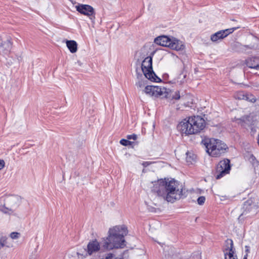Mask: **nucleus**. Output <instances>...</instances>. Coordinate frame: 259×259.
Here are the masks:
<instances>
[{"instance_id":"nucleus-5","label":"nucleus","mask_w":259,"mask_h":259,"mask_svg":"<svg viewBox=\"0 0 259 259\" xmlns=\"http://www.w3.org/2000/svg\"><path fill=\"white\" fill-rule=\"evenodd\" d=\"M141 68L144 75L148 79L154 82L161 81V79L156 76L153 70L152 57L148 56L145 58L142 63Z\"/></svg>"},{"instance_id":"nucleus-14","label":"nucleus","mask_w":259,"mask_h":259,"mask_svg":"<svg viewBox=\"0 0 259 259\" xmlns=\"http://www.w3.org/2000/svg\"><path fill=\"white\" fill-rule=\"evenodd\" d=\"M234 249L233 248V242L231 239H227L225 242V246L224 249L225 256L229 255L230 253L234 254Z\"/></svg>"},{"instance_id":"nucleus-21","label":"nucleus","mask_w":259,"mask_h":259,"mask_svg":"<svg viewBox=\"0 0 259 259\" xmlns=\"http://www.w3.org/2000/svg\"><path fill=\"white\" fill-rule=\"evenodd\" d=\"M250 118V117L249 116H244L239 119V120L242 122V126H245V124H247L248 126H249L251 124Z\"/></svg>"},{"instance_id":"nucleus-31","label":"nucleus","mask_w":259,"mask_h":259,"mask_svg":"<svg viewBox=\"0 0 259 259\" xmlns=\"http://www.w3.org/2000/svg\"><path fill=\"white\" fill-rule=\"evenodd\" d=\"M18 202L26 203V200L25 199L22 198L21 196H17V203Z\"/></svg>"},{"instance_id":"nucleus-30","label":"nucleus","mask_w":259,"mask_h":259,"mask_svg":"<svg viewBox=\"0 0 259 259\" xmlns=\"http://www.w3.org/2000/svg\"><path fill=\"white\" fill-rule=\"evenodd\" d=\"M225 259H237V258L236 255H234V254H232L230 253L229 255H226V256H225Z\"/></svg>"},{"instance_id":"nucleus-15","label":"nucleus","mask_w":259,"mask_h":259,"mask_svg":"<svg viewBox=\"0 0 259 259\" xmlns=\"http://www.w3.org/2000/svg\"><path fill=\"white\" fill-rule=\"evenodd\" d=\"M137 75L138 80L136 82V86L140 89L144 88L146 84V79L147 78L142 74L137 73Z\"/></svg>"},{"instance_id":"nucleus-28","label":"nucleus","mask_w":259,"mask_h":259,"mask_svg":"<svg viewBox=\"0 0 259 259\" xmlns=\"http://www.w3.org/2000/svg\"><path fill=\"white\" fill-rule=\"evenodd\" d=\"M172 98L175 100H179L181 98L180 94L179 91H176L172 96Z\"/></svg>"},{"instance_id":"nucleus-13","label":"nucleus","mask_w":259,"mask_h":259,"mask_svg":"<svg viewBox=\"0 0 259 259\" xmlns=\"http://www.w3.org/2000/svg\"><path fill=\"white\" fill-rule=\"evenodd\" d=\"M246 65L252 69L259 70V57H251L246 60Z\"/></svg>"},{"instance_id":"nucleus-4","label":"nucleus","mask_w":259,"mask_h":259,"mask_svg":"<svg viewBox=\"0 0 259 259\" xmlns=\"http://www.w3.org/2000/svg\"><path fill=\"white\" fill-rule=\"evenodd\" d=\"M206 152L212 157H219L226 152L228 147L222 141L210 139L204 141Z\"/></svg>"},{"instance_id":"nucleus-19","label":"nucleus","mask_w":259,"mask_h":259,"mask_svg":"<svg viewBox=\"0 0 259 259\" xmlns=\"http://www.w3.org/2000/svg\"><path fill=\"white\" fill-rule=\"evenodd\" d=\"M251 206H248L247 204H244L243 206V208L245 209L244 211L239 216L238 218V222L240 223H242L244 221L243 217L244 215H246L249 211H250V209L251 208Z\"/></svg>"},{"instance_id":"nucleus-10","label":"nucleus","mask_w":259,"mask_h":259,"mask_svg":"<svg viewBox=\"0 0 259 259\" xmlns=\"http://www.w3.org/2000/svg\"><path fill=\"white\" fill-rule=\"evenodd\" d=\"M12 42L10 40L0 39V54H7L12 48Z\"/></svg>"},{"instance_id":"nucleus-17","label":"nucleus","mask_w":259,"mask_h":259,"mask_svg":"<svg viewBox=\"0 0 259 259\" xmlns=\"http://www.w3.org/2000/svg\"><path fill=\"white\" fill-rule=\"evenodd\" d=\"M153 97H158L162 95L165 92L164 88H161L158 86H153Z\"/></svg>"},{"instance_id":"nucleus-1","label":"nucleus","mask_w":259,"mask_h":259,"mask_svg":"<svg viewBox=\"0 0 259 259\" xmlns=\"http://www.w3.org/2000/svg\"><path fill=\"white\" fill-rule=\"evenodd\" d=\"M151 191L167 202H174L182 195V188L175 180L160 179L153 183Z\"/></svg>"},{"instance_id":"nucleus-24","label":"nucleus","mask_w":259,"mask_h":259,"mask_svg":"<svg viewBox=\"0 0 259 259\" xmlns=\"http://www.w3.org/2000/svg\"><path fill=\"white\" fill-rule=\"evenodd\" d=\"M120 143L122 145L126 146L131 145L133 143V142L130 141L128 140L123 139L120 141Z\"/></svg>"},{"instance_id":"nucleus-37","label":"nucleus","mask_w":259,"mask_h":259,"mask_svg":"<svg viewBox=\"0 0 259 259\" xmlns=\"http://www.w3.org/2000/svg\"><path fill=\"white\" fill-rule=\"evenodd\" d=\"M247 256H248L247 254H246L244 256L243 259H247Z\"/></svg>"},{"instance_id":"nucleus-12","label":"nucleus","mask_w":259,"mask_h":259,"mask_svg":"<svg viewBox=\"0 0 259 259\" xmlns=\"http://www.w3.org/2000/svg\"><path fill=\"white\" fill-rule=\"evenodd\" d=\"M171 38V37L165 35L159 36L155 38L154 42L157 45L169 48Z\"/></svg>"},{"instance_id":"nucleus-26","label":"nucleus","mask_w":259,"mask_h":259,"mask_svg":"<svg viewBox=\"0 0 259 259\" xmlns=\"http://www.w3.org/2000/svg\"><path fill=\"white\" fill-rule=\"evenodd\" d=\"M0 211L3 212L5 213H10L9 211H11V209L4 206H0Z\"/></svg>"},{"instance_id":"nucleus-36","label":"nucleus","mask_w":259,"mask_h":259,"mask_svg":"<svg viewBox=\"0 0 259 259\" xmlns=\"http://www.w3.org/2000/svg\"><path fill=\"white\" fill-rule=\"evenodd\" d=\"M30 259H36V256L35 255L31 256Z\"/></svg>"},{"instance_id":"nucleus-22","label":"nucleus","mask_w":259,"mask_h":259,"mask_svg":"<svg viewBox=\"0 0 259 259\" xmlns=\"http://www.w3.org/2000/svg\"><path fill=\"white\" fill-rule=\"evenodd\" d=\"M7 238L6 236H0V249L5 246L10 247V245L7 244Z\"/></svg>"},{"instance_id":"nucleus-7","label":"nucleus","mask_w":259,"mask_h":259,"mask_svg":"<svg viewBox=\"0 0 259 259\" xmlns=\"http://www.w3.org/2000/svg\"><path fill=\"white\" fill-rule=\"evenodd\" d=\"M76 10L81 14L87 16L93 21L95 19L94 9L88 5L80 4L75 7Z\"/></svg>"},{"instance_id":"nucleus-35","label":"nucleus","mask_w":259,"mask_h":259,"mask_svg":"<svg viewBox=\"0 0 259 259\" xmlns=\"http://www.w3.org/2000/svg\"><path fill=\"white\" fill-rule=\"evenodd\" d=\"M149 164H150L149 162L145 161L143 163V165H144V166H147L149 165Z\"/></svg>"},{"instance_id":"nucleus-32","label":"nucleus","mask_w":259,"mask_h":259,"mask_svg":"<svg viewBox=\"0 0 259 259\" xmlns=\"http://www.w3.org/2000/svg\"><path fill=\"white\" fill-rule=\"evenodd\" d=\"M5 162L4 160L0 159V170L2 169L5 166Z\"/></svg>"},{"instance_id":"nucleus-23","label":"nucleus","mask_w":259,"mask_h":259,"mask_svg":"<svg viewBox=\"0 0 259 259\" xmlns=\"http://www.w3.org/2000/svg\"><path fill=\"white\" fill-rule=\"evenodd\" d=\"M245 96L244 100L248 101L252 103H254L256 101L254 96L251 94L245 93Z\"/></svg>"},{"instance_id":"nucleus-16","label":"nucleus","mask_w":259,"mask_h":259,"mask_svg":"<svg viewBox=\"0 0 259 259\" xmlns=\"http://www.w3.org/2000/svg\"><path fill=\"white\" fill-rule=\"evenodd\" d=\"M153 85H146L144 90H140V98H142L144 94L149 97H153Z\"/></svg>"},{"instance_id":"nucleus-39","label":"nucleus","mask_w":259,"mask_h":259,"mask_svg":"<svg viewBox=\"0 0 259 259\" xmlns=\"http://www.w3.org/2000/svg\"><path fill=\"white\" fill-rule=\"evenodd\" d=\"M17 238H18V236H19V233H18L17 232Z\"/></svg>"},{"instance_id":"nucleus-2","label":"nucleus","mask_w":259,"mask_h":259,"mask_svg":"<svg viewBox=\"0 0 259 259\" xmlns=\"http://www.w3.org/2000/svg\"><path fill=\"white\" fill-rule=\"evenodd\" d=\"M109 236L105 241L103 246L107 249L123 248L125 246L124 237L127 234V228L125 226H118L110 229Z\"/></svg>"},{"instance_id":"nucleus-34","label":"nucleus","mask_w":259,"mask_h":259,"mask_svg":"<svg viewBox=\"0 0 259 259\" xmlns=\"http://www.w3.org/2000/svg\"><path fill=\"white\" fill-rule=\"evenodd\" d=\"M245 252H246V254H248V253L249 252V247L248 246H245Z\"/></svg>"},{"instance_id":"nucleus-8","label":"nucleus","mask_w":259,"mask_h":259,"mask_svg":"<svg viewBox=\"0 0 259 259\" xmlns=\"http://www.w3.org/2000/svg\"><path fill=\"white\" fill-rule=\"evenodd\" d=\"M239 27H233L225 30H222L212 34L210 37L211 40L213 42H217L219 40H221L227 37L229 34L232 33L235 30L239 28Z\"/></svg>"},{"instance_id":"nucleus-9","label":"nucleus","mask_w":259,"mask_h":259,"mask_svg":"<svg viewBox=\"0 0 259 259\" xmlns=\"http://www.w3.org/2000/svg\"><path fill=\"white\" fill-rule=\"evenodd\" d=\"M101 248L100 243L97 240L90 241L87 245V253L91 255L98 252Z\"/></svg>"},{"instance_id":"nucleus-18","label":"nucleus","mask_w":259,"mask_h":259,"mask_svg":"<svg viewBox=\"0 0 259 259\" xmlns=\"http://www.w3.org/2000/svg\"><path fill=\"white\" fill-rule=\"evenodd\" d=\"M66 46L71 53H74L77 50V44L74 40H67Z\"/></svg>"},{"instance_id":"nucleus-38","label":"nucleus","mask_w":259,"mask_h":259,"mask_svg":"<svg viewBox=\"0 0 259 259\" xmlns=\"http://www.w3.org/2000/svg\"><path fill=\"white\" fill-rule=\"evenodd\" d=\"M245 47H246V46H245ZM248 47V48H249V49H253V46Z\"/></svg>"},{"instance_id":"nucleus-20","label":"nucleus","mask_w":259,"mask_h":259,"mask_svg":"<svg viewBox=\"0 0 259 259\" xmlns=\"http://www.w3.org/2000/svg\"><path fill=\"white\" fill-rule=\"evenodd\" d=\"M186 159L188 163H192L193 161H195L196 158L195 155L189 152H186Z\"/></svg>"},{"instance_id":"nucleus-3","label":"nucleus","mask_w":259,"mask_h":259,"mask_svg":"<svg viewBox=\"0 0 259 259\" xmlns=\"http://www.w3.org/2000/svg\"><path fill=\"white\" fill-rule=\"evenodd\" d=\"M205 126V120L199 116H194L180 122L177 128L182 134H195L202 131Z\"/></svg>"},{"instance_id":"nucleus-33","label":"nucleus","mask_w":259,"mask_h":259,"mask_svg":"<svg viewBox=\"0 0 259 259\" xmlns=\"http://www.w3.org/2000/svg\"><path fill=\"white\" fill-rule=\"evenodd\" d=\"M10 237L11 239H16V232H13L10 234Z\"/></svg>"},{"instance_id":"nucleus-27","label":"nucleus","mask_w":259,"mask_h":259,"mask_svg":"<svg viewBox=\"0 0 259 259\" xmlns=\"http://www.w3.org/2000/svg\"><path fill=\"white\" fill-rule=\"evenodd\" d=\"M205 201V197L204 196H200L197 199V203L199 205H203Z\"/></svg>"},{"instance_id":"nucleus-29","label":"nucleus","mask_w":259,"mask_h":259,"mask_svg":"<svg viewBox=\"0 0 259 259\" xmlns=\"http://www.w3.org/2000/svg\"><path fill=\"white\" fill-rule=\"evenodd\" d=\"M127 139L128 140H136L137 139V135L136 134H132L127 136Z\"/></svg>"},{"instance_id":"nucleus-25","label":"nucleus","mask_w":259,"mask_h":259,"mask_svg":"<svg viewBox=\"0 0 259 259\" xmlns=\"http://www.w3.org/2000/svg\"><path fill=\"white\" fill-rule=\"evenodd\" d=\"M245 97V93L242 92H238L235 95V98L239 100H244Z\"/></svg>"},{"instance_id":"nucleus-11","label":"nucleus","mask_w":259,"mask_h":259,"mask_svg":"<svg viewBox=\"0 0 259 259\" xmlns=\"http://www.w3.org/2000/svg\"><path fill=\"white\" fill-rule=\"evenodd\" d=\"M169 48L176 51H182L185 48V45L183 41L175 37H171L170 42L169 44Z\"/></svg>"},{"instance_id":"nucleus-6","label":"nucleus","mask_w":259,"mask_h":259,"mask_svg":"<svg viewBox=\"0 0 259 259\" xmlns=\"http://www.w3.org/2000/svg\"><path fill=\"white\" fill-rule=\"evenodd\" d=\"M230 169V161L228 159H225L220 161L217 166V171L219 174L216 176V179H220L225 175L229 174Z\"/></svg>"}]
</instances>
